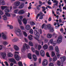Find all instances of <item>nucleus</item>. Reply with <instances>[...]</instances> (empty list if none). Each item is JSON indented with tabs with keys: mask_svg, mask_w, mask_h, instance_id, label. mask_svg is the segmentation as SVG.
<instances>
[{
	"mask_svg": "<svg viewBox=\"0 0 66 66\" xmlns=\"http://www.w3.org/2000/svg\"><path fill=\"white\" fill-rule=\"evenodd\" d=\"M35 52L36 55H39V52H38V51H37V50H36L35 51Z\"/></svg>",
	"mask_w": 66,
	"mask_h": 66,
	"instance_id": "ea45409f",
	"label": "nucleus"
},
{
	"mask_svg": "<svg viewBox=\"0 0 66 66\" xmlns=\"http://www.w3.org/2000/svg\"><path fill=\"white\" fill-rule=\"evenodd\" d=\"M62 37H59L58 38V39L57 40V43L58 44H60L61 43V42H62Z\"/></svg>",
	"mask_w": 66,
	"mask_h": 66,
	"instance_id": "423d86ee",
	"label": "nucleus"
},
{
	"mask_svg": "<svg viewBox=\"0 0 66 66\" xmlns=\"http://www.w3.org/2000/svg\"><path fill=\"white\" fill-rule=\"evenodd\" d=\"M24 45L27 49H28L29 48H30V47H29V45H27L26 43H25Z\"/></svg>",
	"mask_w": 66,
	"mask_h": 66,
	"instance_id": "4be33fe9",
	"label": "nucleus"
},
{
	"mask_svg": "<svg viewBox=\"0 0 66 66\" xmlns=\"http://www.w3.org/2000/svg\"><path fill=\"white\" fill-rule=\"evenodd\" d=\"M29 44L30 46H31V47H33V43L31 42H29Z\"/></svg>",
	"mask_w": 66,
	"mask_h": 66,
	"instance_id": "7c9ffc66",
	"label": "nucleus"
},
{
	"mask_svg": "<svg viewBox=\"0 0 66 66\" xmlns=\"http://www.w3.org/2000/svg\"><path fill=\"white\" fill-rule=\"evenodd\" d=\"M48 61L46 59H44L42 62V65L43 66H46L47 65Z\"/></svg>",
	"mask_w": 66,
	"mask_h": 66,
	"instance_id": "39448f33",
	"label": "nucleus"
},
{
	"mask_svg": "<svg viewBox=\"0 0 66 66\" xmlns=\"http://www.w3.org/2000/svg\"><path fill=\"white\" fill-rule=\"evenodd\" d=\"M0 55L2 56L3 59H5V57H6V54L5 52H3L0 53Z\"/></svg>",
	"mask_w": 66,
	"mask_h": 66,
	"instance_id": "20e7f679",
	"label": "nucleus"
},
{
	"mask_svg": "<svg viewBox=\"0 0 66 66\" xmlns=\"http://www.w3.org/2000/svg\"><path fill=\"white\" fill-rule=\"evenodd\" d=\"M23 34L24 35L25 37H27V36H28V35L27 34L25 31H24L23 32Z\"/></svg>",
	"mask_w": 66,
	"mask_h": 66,
	"instance_id": "c85d7f7f",
	"label": "nucleus"
},
{
	"mask_svg": "<svg viewBox=\"0 0 66 66\" xmlns=\"http://www.w3.org/2000/svg\"><path fill=\"white\" fill-rule=\"evenodd\" d=\"M18 21L20 24H22V23H21V20H20L19 19L18 20Z\"/></svg>",
	"mask_w": 66,
	"mask_h": 66,
	"instance_id": "09e8293b",
	"label": "nucleus"
},
{
	"mask_svg": "<svg viewBox=\"0 0 66 66\" xmlns=\"http://www.w3.org/2000/svg\"><path fill=\"white\" fill-rule=\"evenodd\" d=\"M42 48V46L41 45H38V50H40V49Z\"/></svg>",
	"mask_w": 66,
	"mask_h": 66,
	"instance_id": "37998d69",
	"label": "nucleus"
},
{
	"mask_svg": "<svg viewBox=\"0 0 66 66\" xmlns=\"http://www.w3.org/2000/svg\"><path fill=\"white\" fill-rule=\"evenodd\" d=\"M42 7L43 9L42 11L43 12H44V11H46V8L45 7L42 6Z\"/></svg>",
	"mask_w": 66,
	"mask_h": 66,
	"instance_id": "4c0bfd02",
	"label": "nucleus"
},
{
	"mask_svg": "<svg viewBox=\"0 0 66 66\" xmlns=\"http://www.w3.org/2000/svg\"><path fill=\"white\" fill-rule=\"evenodd\" d=\"M17 38H15L14 39H13L12 40V42L13 43H15V42H16L17 41Z\"/></svg>",
	"mask_w": 66,
	"mask_h": 66,
	"instance_id": "5701e85b",
	"label": "nucleus"
},
{
	"mask_svg": "<svg viewBox=\"0 0 66 66\" xmlns=\"http://www.w3.org/2000/svg\"><path fill=\"white\" fill-rule=\"evenodd\" d=\"M47 3L49 5H51V4H52L51 2H49V1H48L47 2Z\"/></svg>",
	"mask_w": 66,
	"mask_h": 66,
	"instance_id": "69168bd1",
	"label": "nucleus"
},
{
	"mask_svg": "<svg viewBox=\"0 0 66 66\" xmlns=\"http://www.w3.org/2000/svg\"><path fill=\"white\" fill-rule=\"evenodd\" d=\"M47 27L48 29H49V30H50V32H53L54 31L53 28L51 27V24H47Z\"/></svg>",
	"mask_w": 66,
	"mask_h": 66,
	"instance_id": "7ed1b4c3",
	"label": "nucleus"
},
{
	"mask_svg": "<svg viewBox=\"0 0 66 66\" xmlns=\"http://www.w3.org/2000/svg\"><path fill=\"white\" fill-rule=\"evenodd\" d=\"M7 6H2L1 8L2 10H4L6 8H7Z\"/></svg>",
	"mask_w": 66,
	"mask_h": 66,
	"instance_id": "72a5a7b5",
	"label": "nucleus"
},
{
	"mask_svg": "<svg viewBox=\"0 0 66 66\" xmlns=\"http://www.w3.org/2000/svg\"><path fill=\"white\" fill-rule=\"evenodd\" d=\"M53 3H55V4H53L54 7H53V8H54L55 7V6H57L58 5V1H56V0H54L53 1Z\"/></svg>",
	"mask_w": 66,
	"mask_h": 66,
	"instance_id": "6e6552de",
	"label": "nucleus"
},
{
	"mask_svg": "<svg viewBox=\"0 0 66 66\" xmlns=\"http://www.w3.org/2000/svg\"><path fill=\"white\" fill-rule=\"evenodd\" d=\"M48 39H45L44 40V43H48Z\"/></svg>",
	"mask_w": 66,
	"mask_h": 66,
	"instance_id": "de8ad7c7",
	"label": "nucleus"
},
{
	"mask_svg": "<svg viewBox=\"0 0 66 66\" xmlns=\"http://www.w3.org/2000/svg\"><path fill=\"white\" fill-rule=\"evenodd\" d=\"M49 66H53L54 65H53V64L52 63H50L49 64Z\"/></svg>",
	"mask_w": 66,
	"mask_h": 66,
	"instance_id": "603ef678",
	"label": "nucleus"
},
{
	"mask_svg": "<svg viewBox=\"0 0 66 66\" xmlns=\"http://www.w3.org/2000/svg\"><path fill=\"white\" fill-rule=\"evenodd\" d=\"M2 38L3 39H6V35H4L3 32L2 33Z\"/></svg>",
	"mask_w": 66,
	"mask_h": 66,
	"instance_id": "f8f14e48",
	"label": "nucleus"
},
{
	"mask_svg": "<svg viewBox=\"0 0 66 66\" xmlns=\"http://www.w3.org/2000/svg\"><path fill=\"white\" fill-rule=\"evenodd\" d=\"M14 57L15 58V59L17 61H19V57L18 55L15 54L14 55Z\"/></svg>",
	"mask_w": 66,
	"mask_h": 66,
	"instance_id": "ddd939ff",
	"label": "nucleus"
},
{
	"mask_svg": "<svg viewBox=\"0 0 66 66\" xmlns=\"http://www.w3.org/2000/svg\"><path fill=\"white\" fill-rule=\"evenodd\" d=\"M3 44L4 45H6L7 44V43L6 41H4L3 42Z\"/></svg>",
	"mask_w": 66,
	"mask_h": 66,
	"instance_id": "79ce46f5",
	"label": "nucleus"
},
{
	"mask_svg": "<svg viewBox=\"0 0 66 66\" xmlns=\"http://www.w3.org/2000/svg\"><path fill=\"white\" fill-rule=\"evenodd\" d=\"M56 13L57 14V15H61V13H59V12L58 11H56Z\"/></svg>",
	"mask_w": 66,
	"mask_h": 66,
	"instance_id": "052dcab7",
	"label": "nucleus"
},
{
	"mask_svg": "<svg viewBox=\"0 0 66 66\" xmlns=\"http://www.w3.org/2000/svg\"><path fill=\"white\" fill-rule=\"evenodd\" d=\"M40 6H41V5H38L36 7H37V10H38V11H39L40 10V9L39 8V7H40Z\"/></svg>",
	"mask_w": 66,
	"mask_h": 66,
	"instance_id": "2f4dec72",
	"label": "nucleus"
},
{
	"mask_svg": "<svg viewBox=\"0 0 66 66\" xmlns=\"http://www.w3.org/2000/svg\"><path fill=\"white\" fill-rule=\"evenodd\" d=\"M25 12L23 10H21L20 11L18 12V14L20 15H22Z\"/></svg>",
	"mask_w": 66,
	"mask_h": 66,
	"instance_id": "dca6fc26",
	"label": "nucleus"
},
{
	"mask_svg": "<svg viewBox=\"0 0 66 66\" xmlns=\"http://www.w3.org/2000/svg\"><path fill=\"white\" fill-rule=\"evenodd\" d=\"M59 22L61 23L62 22V20H61V19H60L59 20Z\"/></svg>",
	"mask_w": 66,
	"mask_h": 66,
	"instance_id": "774afa93",
	"label": "nucleus"
},
{
	"mask_svg": "<svg viewBox=\"0 0 66 66\" xmlns=\"http://www.w3.org/2000/svg\"><path fill=\"white\" fill-rule=\"evenodd\" d=\"M18 10H15L14 11V13H17V12H18Z\"/></svg>",
	"mask_w": 66,
	"mask_h": 66,
	"instance_id": "680f3d73",
	"label": "nucleus"
},
{
	"mask_svg": "<svg viewBox=\"0 0 66 66\" xmlns=\"http://www.w3.org/2000/svg\"><path fill=\"white\" fill-rule=\"evenodd\" d=\"M16 34L18 36H19V35H21V34H22V33L21 32V30L19 29L18 30V31H16Z\"/></svg>",
	"mask_w": 66,
	"mask_h": 66,
	"instance_id": "0eeeda50",
	"label": "nucleus"
},
{
	"mask_svg": "<svg viewBox=\"0 0 66 66\" xmlns=\"http://www.w3.org/2000/svg\"><path fill=\"white\" fill-rule=\"evenodd\" d=\"M25 50H26V48H25V46H24V45H23L22 51H23L22 50H23V51H24Z\"/></svg>",
	"mask_w": 66,
	"mask_h": 66,
	"instance_id": "a18cd8bd",
	"label": "nucleus"
},
{
	"mask_svg": "<svg viewBox=\"0 0 66 66\" xmlns=\"http://www.w3.org/2000/svg\"><path fill=\"white\" fill-rule=\"evenodd\" d=\"M5 14L7 16V17H10L11 16V15L10 13H5Z\"/></svg>",
	"mask_w": 66,
	"mask_h": 66,
	"instance_id": "f704fd0d",
	"label": "nucleus"
},
{
	"mask_svg": "<svg viewBox=\"0 0 66 66\" xmlns=\"http://www.w3.org/2000/svg\"><path fill=\"white\" fill-rule=\"evenodd\" d=\"M5 11L6 13H9L10 12V10L7 9H6L5 10Z\"/></svg>",
	"mask_w": 66,
	"mask_h": 66,
	"instance_id": "e433bc0d",
	"label": "nucleus"
},
{
	"mask_svg": "<svg viewBox=\"0 0 66 66\" xmlns=\"http://www.w3.org/2000/svg\"><path fill=\"white\" fill-rule=\"evenodd\" d=\"M40 15H41L40 14V13H38L37 15V16L36 17V19H38V17L39 16H40Z\"/></svg>",
	"mask_w": 66,
	"mask_h": 66,
	"instance_id": "49530a36",
	"label": "nucleus"
},
{
	"mask_svg": "<svg viewBox=\"0 0 66 66\" xmlns=\"http://www.w3.org/2000/svg\"><path fill=\"white\" fill-rule=\"evenodd\" d=\"M3 47L2 45H0V50H1L2 49Z\"/></svg>",
	"mask_w": 66,
	"mask_h": 66,
	"instance_id": "338daca9",
	"label": "nucleus"
},
{
	"mask_svg": "<svg viewBox=\"0 0 66 66\" xmlns=\"http://www.w3.org/2000/svg\"><path fill=\"white\" fill-rule=\"evenodd\" d=\"M2 17L3 18V19L4 20H7V17L5 16V15L2 16Z\"/></svg>",
	"mask_w": 66,
	"mask_h": 66,
	"instance_id": "412c9836",
	"label": "nucleus"
},
{
	"mask_svg": "<svg viewBox=\"0 0 66 66\" xmlns=\"http://www.w3.org/2000/svg\"><path fill=\"white\" fill-rule=\"evenodd\" d=\"M24 7V4H21V5L19 7V9H22L23 7Z\"/></svg>",
	"mask_w": 66,
	"mask_h": 66,
	"instance_id": "393cba45",
	"label": "nucleus"
},
{
	"mask_svg": "<svg viewBox=\"0 0 66 66\" xmlns=\"http://www.w3.org/2000/svg\"><path fill=\"white\" fill-rule=\"evenodd\" d=\"M23 21L25 24H27V21L26 19H23Z\"/></svg>",
	"mask_w": 66,
	"mask_h": 66,
	"instance_id": "aec40b11",
	"label": "nucleus"
},
{
	"mask_svg": "<svg viewBox=\"0 0 66 66\" xmlns=\"http://www.w3.org/2000/svg\"><path fill=\"white\" fill-rule=\"evenodd\" d=\"M25 28L27 31L30 30V29H31L30 26L29 24H27L25 27Z\"/></svg>",
	"mask_w": 66,
	"mask_h": 66,
	"instance_id": "9d476101",
	"label": "nucleus"
},
{
	"mask_svg": "<svg viewBox=\"0 0 66 66\" xmlns=\"http://www.w3.org/2000/svg\"><path fill=\"white\" fill-rule=\"evenodd\" d=\"M20 19V20H21L23 18V16H22L21 15L19 17Z\"/></svg>",
	"mask_w": 66,
	"mask_h": 66,
	"instance_id": "6e6d98bb",
	"label": "nucleus"
},
{
	"mask_svg": "<svg viewBox=\"0 0 66 66\" xmlns=\"http://www.w3.org/2000/svg\"><path fill=\"white\" fill-rule=\"evenodd\" d=\"M57 60V57H56V56H55L53 58V61H56V60Z\"/></svg>",
	"mask_w": 66,
	"mask_h": 66,
	"instance_id": "a878e982",
	"label": "nucleus"
},
{
	"mask_svg": "<svg viewBox=\"0 0 66 66\" xmlns=\"http://www.w3.org/2000/svg\"><path fill=\"white\" fill-rule=\"evenodd\" d=\"M10 61L11 62H13L14 64H16V61L15 59H14L10 58Z\"/></svg>",
	"mask_w": 66,
	"mask_h": 66,
	"instance_id": "9b49d317",
	"label": "nucleus"
},
{
	"mask_svg": "<svg viewBox=\"0 0 66 66\" xmlns=\"http://www.w3.org/2000/svg\"><path fill=\"white\" fill-rule=\"evenodd\" d=\"M46 26V24L45 23L43 24L42 25V29H44V27H45Z\"/></svg>",
	"mask_w": 66,
	"mask_h": 66,
	"instance_id": "c9c22d12",
	"label": "nucleus"
},
{
	"mask_svg": "<svg viewBox=\"0 0 66 66\" xmlns=\"http://www.w3.org/2000/svg\"><path fill=\"white\" fill-rule=\"evenodd\" d=\"M29 33L31 34H33V29H31L29 31Z\"/></svg>",
	"mask_w": 66,
	"mask_h": 66,
	"instance_id": "cd10ccee",
	"label": "nucleus"
},
{
	"mask_svg": "<svg viewBox=\"0 0 66 66\" xmlns=\"http://www.w3.org/2000/svg\"><path fill=\"white\" fill-rule=\"evenodd\" d=\"M31 49L33 52H35V49H34V48L33 47H31Z\"/></svg>",
	"mask_w": 66,
	"mask_h": 66,
	"instance_id": "3c124183",
	"label": "nucleus"
},
{
	"mask_svg": "<svg viewBox=\"0 0 66 66\" xmlns=\"http://www.w3.org/2000/svg\"><path fill=\"white\" fill-rule=\"evenodd\" d=\"M57 64L58 66L61 65V63H60V61H58L57 63Z\"/></svg>",
	"mask_w": 66,
	"mask_h": 66,
	"instance_id": "c03bdc74",
	"label": "nucleus"
},
{
	"mask_svg": "<svg viewBox=\"0 0 66 66\" xmlns=\"http://www.w3.org/2000/svg\"><path fill=\"white\" fill-rule=\"evenodd\" d=\"M4 63L6 65V66H9V64H8V63L6 61H5L4 62Z\"/></svg>",
	"mask_w": 66,
	"mask_h": 66,
	"instance_id": "8fccbe9b",
	"label": "nucleus"
},
{
	"mask_svg": "<svg viewBox=\"0 0 66 66\" xmlns=\"http://www.w3.org/2000/svg\"><path fill=\"white\" fill-rule=\"evenodd\" d=\"M40 15H40V17L39 18L40 19H43V16H44L45 15L42 12H40Z\"/></svg>",
	"mask_w": 66,
	"mask_h": 66,
	"instance_id": "4468645a",
	"label": "nucleus"
},
{
	"mask_svg": "<svg viewBox=\"0 0 66 66\" xmlns=\"http://www.w3.org/2000/svg\"><path fill=\"white\" fill-rule=\"evenodd\" d=\"M47 36L48 38H50L52 37V35L51 34H47Z\"/></svg>",
	"mask_w": 66,
	"mask_h": 66,
	"instance_id": "b1692460",
	"label": "nucleus"
},
{
	"mask_svg": "<svg viewBox=\"0 0 66 66\" xmlns=\"http://www.w3.org/2000/svg\"><path fill=\"white\" fill-rule=\"evenodd\" d=\"M20 28L22 30H24V28L23 26H21Z\"/></svg>",
	"mask_w": 66,
	"mask_h": 66,
	"instance_id": "bf43d9fd",
	"label": "nucleus"
},
{
	"mask_svg": "<svg viewBox=\"0 0 66 66\" xmlns=\"http://www.w3.org/2000/svg\"><path fill=\"white\" fill-rule=\"evenodd\" d=\"M46 55L47 57H50V56L49 55V54L48 52H47L46 54Z\"/></svg>",
	"mask_w": 66,
	"mask_h": 66,
	"instance_id": "5fc2aeb1",
	"label": "nucleus"
},
{
	"mask_svg": "<svg viewBox=\"0 0 66 66\" xmlns=\"http://www.w3.org/2000/svg\"><path fill=\"white\" fill-rule=\"evenodd\" d=\"M28 57L30 60L32 59V55L30 53H29L28 55Z\"/></svg>",
	"mask_w": 66,
	"mask_h": 66,
	"instance_id": "a211bd4d",
	"label": "nucleus"
},
{
	"mask_svg": "<svg viewBox=\"0 0 66 66\" xmlns=\"http://www.w3.org/2000/svg\"><path fill=\"white\" fill-rule=\"evenodd\" d=\"M0 14L2 15L3 14V12L2 11L0 10Z\"/></svg>",
	"mask_w": 66,
	"mask_h": 66,
	"instance_id": "13d9d810",
	"label": "nucleus"
},
{
	"mask_svg": "<svg viewBox=\"0 0 66 66\" xmlns=\"http://www.w3.org/2000/svg\"><path fill=\"white\" fill-rule=\"evenodd\" d=\"M20 3V2L18 1H17L15 2L14 3V4L15 5V6H19V5Z\"/></svg>",
	"mask_w": 66,
	"mask_h": 66,
	"instance_id": "f3484780",
	"label": "nucleus"
},
{
	"mask_svg": "<svg viewBox=\"0 0 66 66\" xmlns=\"http://www.w3.org/2000/svg\"><path fill=\"white\" fill-rule=\"evenodd\" d=\"M55 53H54V52H52V56H54V55H55Z\"/></svg>",
	"mask_w": 66,
	"mask_h": 66,
	"instance_id": "a19ab883",
	"label": "nucleus"
},
{
	"mask_svg": "<svg viewBox=\"0 0 66 66\" xmlns=\"http://www.w3.org/2000/svg\"><path fill=\"white\" fill-rule=\"evenodd\" d=\"M28 38L29 40H32L33 39L30 36H28Z\"/></svg>",
	"mask_w": 66,
	"mask_h": 66,
	"instance_id": "4d7b16f0",
	"label": "nucleus"
},
{
	"mask_svg": "<svg viewBox=\"0 0 66 66\" xmlns=\"http://www.w3.org/2000/svg\"><path fill=\"white\" fill-rule=\"evenodd\" d=\"M14 48L16 51H18L19 50V47L16 45H14Z\"/></svg>",
	"mask_w": 66,
	"mask_h": 66,
	"instance_id": "6ab92c4d",
	"label": "nucleus"
},
{
	"mask_svg": "<svg viewBox=\"0 0 66 66\" xmlns=\"http://www.w3.org/2000/svg\"><path fill=\"white\" fill-rule=\"evenodd\" d=\"M52 60V59L51 57L49 59V62H51Z\"/></svg>",
	"mask_w": 66,
	"mask_h": 66,
	"instance_id": "e2e57ef3",
	"label": "nucleus"
},
{
	"mask_svg": "<svg viewBox=\"0 0 66 66\" xmlns=\"http://www.w3.org/2000/svg\"><path fill=\"white\" fill-rule=\"evenodd\" d=\"M7 55L9 57H12L13 56V54L9 53L7 54Z\"/></svg>",
	"mask_w": 66,
	"mask_h": 66,
	"instance_id": "c756f323",
	"label": "nucleus"
},
{
	"mask_svg": "<svg viewBox=\"0 0 66 66\" xmlns=\"http://www.w3.org/2000/svg\"><path fill=\"white\" fill-rule=\"evenodd\" d=\"M55 50L56 52H57L56 53V54L57 55V57H58V58H59V57H60L61 55L59 54V53H60L59 48H58V47L57 46H56L55 47Z\"/></svg>",
	"mask_w": 66,
	"mask_h": 66,
	"instance_id": "f03ea898",
	"label": "nucleus"
},
{
	"mask_svg": "<svg viewBox=\"0 0 66 66\" xmlns=\"http://www.w3.org/2000/svg\"><path fill=\"white\" fill-rule=\"evenodd\" d=\"M7 26L9 27L10 28V29H13V27L12 26L9 25H7Z\"/></svg>",
	"mask_w": 66,
	"mask_h": 66,
	"instance_id": "58836bf2",
	"label": "nucleus"
},
{
	"mask_svg": "<svg viewBox=\"0 0 66 66\" xmlns=\"http://www.w3.org/2000/svg\"><path fill=\"white\" fill-rule=\"evenodd\" d=\"M53 39H51L50 40V43H51V44H52V43H53Z\"/></svg>",
	"mask_w": 66,
	"mask_h": 66,
	"instance_id": "864d4df0",
	"label": "nucleus"
},
{
	"mask_svg": "<svg viewBox=\"0 0 66 66\" xmlns=\"http://www.w3.org/2000/svg\"><path fill=\"white\" fill-rule=\"evenodd\" d=\"M43 48L45 50L47 49L48 48V45H45L43 46Z\"/></svg>",
	"mask_w": 66,
	"mask_h": 66,
	"instance_id": "bb28decb",
	"label": "nucleus"
},
{
	"mask_svg": "<svg viewBox=\"0 0 66 66\" xmlns=\"http://www.w3.org/2000/svg\"><path fill=\"white\" fill-rule=\"evenodd\" d=\"M49 50L51 51H52L53 50V47L52 46H50L49 47Z\"/></svg>",
	"mask_w": 66,
	"mask_h": 66,
	"instance_id": "473e14b6",
	"label": "nucleus"
},
{
	"mask_svg": "<svg viewBox=\"0 0 66 66\" xmlns=\"http://www.w3.org/2000/svg\"><path fill=\"white\" fill-rule=\"evenodd\" d=\"M47 7L48 8H49V9H52V7H51L49 5H48L47 6Z\"/></svg>",
	"mask_w": 66,
	"mask_h": 66,
	"instance_id": "0e129e2a",
	"label": "nucleus"
},
{
	"mask_svg": "<svg viewBox=\"0 0 66 66\" xmlns=\"http://www.w3.org/2000/svg\"><path fill=\"white\" fill-rule=\"evenodd\" d=\"M40 54L41 56L44 57L45 56V52L43 50H42L40 51Z\"/></svg>",
	"mask_w": 66,
	"mask_h": 66,
	"instance_id": "1a4fd4ad",
	"label": "nucleus"
},
{
	"mask_svg": "<svg viewBox=\"0 0 66 66\" xmlns=\"http://www.w3.org/2000/svg\"><path fill=\"white\" fill-rule=\"evenodd\" d=\"M34 34L36 35V37H35V38L37 40L38 42H39V40L38 39L39 38V36H40V34L39 33V29L37 28L35 29L34 31Z\"/></svg>",
	"mask_w": 66,
	"mask_h": 66,
	"instance_id": "f257e3e1",
	"label": "nucleus"
},
{
	"mask_svg": "<svg viewBox=\"0 0 66 66\" xmlns=\"http://www.w3.org/2000/svg\"><path fill=\"white\" fill-rule=\"evenodd\" d=\"M32 57L33 58V60L34 61H36V60H37V57L36 55H33Z\"/></svg>",
	"mask_w": 66,
	"mask_h": 66,
	"instance_id": "2eb2a0df",
	"label": "nucleus"
}]
</instances>
